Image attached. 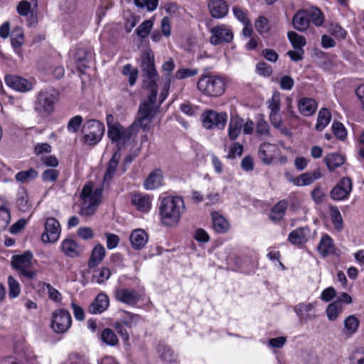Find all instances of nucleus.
I'll use <instances>...</instances> for the list:
<instances>
[{
	"label": "nucleus",
	"mask_w": 364,
	"mask_h": 364,
	"mask_svg": "<svg viewBox=\"0 0 364 364\" xmlns=\"http://www.w3.org/2000/svg\"><path fill=\"white\" fill-rule=\"evenodd\" d=\"M184 211L185 204L181 196H168L161 199L159 213L164 225L173 226L178 224Z\"/></svg>",
	"instance_id": "f257e3e1"
},
{
	"label": "nucleus",
	"mask_w": 364,
	"mask_h": 364,
	"mask_svg": "<svg viewBox=\"0 0 364 364\" xmlns=\"http://www.w3.org/2000/svg\"><path fill=\"white\" fill-rule=\"evenodd\" d=\"M156 95L155 90H153L152 93H150L148 96V99L140 104L137 117L131 124L132 130H136L138 133L139 129L144 131H148L151 129L156 114L154 105Z\"/></svg>",
	"instance_id": "f03ea898"
},
{
	"label": "nucleus",
	"mask_w": 364,
	"mask_h": 364,
	"mask_svg": "<svg viewBox=\"0 0 364 364\" xmlns=\"http://www.w3.org/2000/svg\"><path fill=\"white\" fill-rule=\"evenodd\" d=\"M102 188H93V185L90 183L85 185L80 194V209L79 214L84 218H88L94 215L102 201Z\"/></svg>",
	"instance_id": "7ed1b4c3"
},
{
	"label": "nucleus",
	"mask_w": 364,
	"mask_h": 364,
	"mask_svg": "<svg viewBox=\"0 0 364 364\" xmlns=\"http://www.w3.org/2000/svg\"><path fill=\"white\" fill-rule=\"evenodd\" d=\"M60 98L59 92L54 88L41 90L36 99L34 109L43 116L50 115Z\"/></svg>",
	"instance_id": "20e7f679"
},
{
	"label": "nucleus",
	"mask_w": 364,
	"mask_h": 364,
	"mask_svg": "<svg viewBox=\"0 0 364 364\" xmlns=\"http://www.w3.org/2000/svg\"><path fill=\"white\" fill-rule=\"evenodd\" d=\"M143 86L149 88L150 93L155 90L157 94L156 80L159 78L154 65V55L151 51H146L141 55V63Z\"/></svg>",
	"instance_id": "39448f33"
},
{
	"label": "nucleus",
	"mask_w": 364,
	"mask_h": 364,
	"mask_svg": "<svg viewBox=\"0 0 364 364\" xmlns=\"http://www.w3.org/2000/svg\"><path fill=\"white\" fill-rule=\"evenodd\" d=\"M197 87L204 95L217 97L220 96L225 92V83L223 77L215 75H203L198 81Z\"/></svg>",
	"instance_id": "423d86ee"
},
{
	"label": "nucleus",
	"mask_w": 364,
	"mask_h": 364,
	"mask_svg": "<svg viewBox=\"0 0 364 364\" xmlns=\"http://www.w3.org/2000/svg\"><path fill=\"white\" fill-rule=\"evenodd\" d=\"M32 259L33 255L30 252H26L22 255H14L11 260L12 267L18 272L20 276L28 279H32L37 274Z\"/></svg>",
	"instance_id": "0eeeda50"
},
{
	"label": "nucleus",
	"mask_w": 364,
	"mask_h": 364,
	"mask_svg": "<svg viewBox=\"0 0 364 364\" xmlns=\"http://www.w3.org/2000/svg\"><path fill=\"white\" fill-rule=\"evenodd\" d=\"M82 132L85 143L89 145H95L101 140L105 132V127L98 120L90 119L84 124Z\"/></svg>",
	"instance_id": "6e6552de"
},
{
	"label": "nucleus",
	"mask_w": 364,
	"mask_h": 364,
	"mask_svg": "<svg viewBox=\"0 0 364 364\" xmlns=\"http://www.w3.org/2000/svg\"><path fill=\"white\" fill-rule=\"evenodd\" d=\"M72 325L70 314L65 309H57L52 314L51 327L57 333H64Z\"/></svg>",
	"instance_id": "1a4fd4ad"
},
{
	"label": "nucleus",
	"mask_w": 364,
	"mask_h": 364,
	"mask_svg": "<svg viewBox=\"0 0 364 364\" xmlns=\"http://www.w3.org/2000/svg\"><path fill=\"white\" fill-rule=\"evenodd\" d=\"M203 127L207 129L217 127L223 129L228 120L226 112H217L213 110H206L201 116Z\"/></svg>",
	"instance_id": "9d476101"
},
{
	"label": "nucleus",
	"mask_w": 364,
	"mask_h": 364,
	"mask_svg": "<svg viewBox=\"0 0 364 364\" xmlns=\"http://www.w3.org/2000/svg\"><path fill=\"white\" fill-rule=\"evenodd\" d=\"M210 32L211 33L210 42L214 46L230 43L233 38L232 31L224 24L213 27Z\"/></svg>",
	"instance_id": "9b49d317"
},
{
	"label": "nucleus",
	"mask_w": 364,
	"mask_h": 364,
	"mask_svg": "<svg viewBox=\"0 0 364 364\" xmlns=\"http://www.w3.org/2000/svg\"><path fill=\"white\" fill-rule=\"evenodd\" d=\"M61 232L60 225L54 218H48L45 222V231L41 239L45 243L55 242L60 237Z\"/></svg>",
	"instance_id": "f8f14e48"
},
{
	"label": "nucleus",
	"mask_w": 364,
	"mask_h": 364,
	"mask_svg": "<svg viewBox=\"0 0 364 364\" xmlns=\"http://www.w3.org/2000/svg\"><path fill=\"white\" fill-rule=\"evenodd\" d=\"M108 136L112 141L117 143L118 149L117 151H119L122 146L126 144L132 136L137 134L136 130H132L131 126L129 129H124L122 125L116 129H113L108 132Z\"/></svg>",
	"instance_id": "ddd939ff"
},
{
	"label": "nucleus",
	"mask_w": 364,
	"mask_h": 364,
	"mask_svg": "<svg viewBox=\"0 0 364 364\" xmlns=\"http://www.w3.org/2000/svg\"><path fill=\"white\" fill-rule=\"evenodd\" d=\"M315 232L311 231L308 226L298 228L291 231L288 235L289 242L296 246H300L314 237Z\"/></svg>",
	"instance_id": "4468645a"
},
{
	"label": "nucleus",
	"mask_w": 364,
	"mask_h": 364,
	"mask_svg": "<svg viewBox=\"0 0 364 364\" xmlns=\"http://www.w3.org/2000/svg\"><path fill=\"white\" fill-rule=\"evenodd\" d=\"M352 191V181L350 178L345 177L339 181L332 189L331 196L334 200L346 199Z\"/></svg>",
	"instance_id": "2eb2a0df"
},
{
	"label": "nucleus",
	"mask_w": 364,
	"mask_h": 364,
	"mask_svg": "<svg viewBox=\"0 0 364 364\" xmlns=\"http://www.w3.org/2000/svg\"><path fill=\"white\" fill-rule=\"evenodd\" d=\"M321 173L319 170L313 172H306L296 177H293L290 174L286 173L287 180L296 186H309L317 179L321 178Z\"/></svg>",
	"instance_id": "dca6fc26"
},
{
	"label": "nucleus",
	"mask_w": 364,
	"mask_h": 364,
	"mask_svg": "<svg viewBox=\"0 0 364 364\" xmlns=\"http://www.w3.org/2000/svg\"><path fill=\"white\" fill-rule=\"evenodd\" d=\"M5 82L9 87L21 92L30 91L33 88L31 81L17 75H6Z\"/></svg>",
	"instance_id": "f3484780"
},
{
	"label": "nucleus",
	"mask_w": 364,
	"mask_h": 364,
	"mask_svg": "<svg viewBox=\"0 0 364 364\" xmlns=\"http://www.w3.org/2000/svg\"><path fill=\"white\" fill-rule=\"evenodd\" d=\"M315 305L316 302L299 303L294 307V310L301 321L312 320L316 317L314 314Z\"/></svg>",
	"instance_id": "a211bd4d"
},
{
	"label": "nucleus",
	"mask_w": 364,
	"mask_h": 364,
	"mask_svg": "<svg viewBox=\"0 0 364 364\" xmlns=\"http://www.w3.org/2000/svg\"><path fill=\"white\" fill-rule=\"evenodd\" d=\"M115 297L118 301L129 305H134L140 299V295L136 290L126 288L117 289Z\"/></svg>",
	"instance_id": "6ab92c4d"
},
{
	"label": "nucleus",
	"mask_w": 364,
	"mask_h": 364,
	"mask_svg": "<svg viewBox=\"0 0 364 364\" xmlns=\"http://www.w3.org/2000/svg\"><path fill=\"white\" fill-rule=\"evenodd\" d=\"M60 249L64 255L72 258L80 256L83 252V247L71 238L64 239L61 242Z\"/></svg>",
	"instance_id": "aec40b11"
},
{
	"label": "nucleus",
	"mask_w": 364,
	"mask_h": 364,
	"mask_svg": "<svg viewBox=\"0 0 364 364\" xmlns=\"http://www.w3.org/2000/svg\"><path fill=\"white\" fill-rule=\"evenodd\" d=\"M292 23L296 30L300 32L306 31L310 26V18L307 9L297 11L294 15Z\"/></svg>",
	"instance_id": "412c9836"
},
{
	"label": "nucleus",
	"mask_w": 364,
	"mask_h": 364,
	"mask_svg": "<svg viewBox=\"0 0 364 364\" xmlns=\"http://www.w3.org/2000/svg\"><path fill=\"white\" fill-rule=\"evenodd\" d=\"M318 251L323 257H327L331 255H338V250L336 248L333 240L328 235H324L318 245Z\"/></svg>",
	"instance_id": "4be33fe9"
},
{
	"label": "nucleus",
	"mask_w": 364,
	"mask_h": 364,
	"mask_svg": "<svg viewBox=\"0 0 364 364\" xmlns=\"http://www.w3.org/2000/svg\"><path fill=\"white\" fill-rule=\"evenodd\" d=\"M244 125V119L237 114H232L228 125V137L233 141L238 138Z\"/></svg>",
	"instance_id": "5701e85b"
},
{
	"label": "nucleus",
	"mask_w": 364,
	"mask_h": 364,
	"mask_svg": "<svg viewBox=\"0 0 364 364\" xmlns=\"http://www.w3.org/2000/svg\"><path fill=\"white\" fill-rule=\"evenodd\" d=\"M208 6L211 16L215 18H223L228 12V6L224 0H210Z\"/></svg>",
	"instance_id": "b1692460"
},
{
	"label": "nucleus",
	"mask_w": 364,
	"mask_h": 364,
	"mask_svg": "<svg viewBox=\"0 0 364 364\" xmlns=\"http://www.w3.org/2000/svg\"><path fill=\"white\" fill-rule=\"evenodd\" d=\"M109 298L105 294H100L89 306V312L98 314L104 312L109 306Z\"/></svg>",
	"instance_id": "393cba45"
},
{
	"label": "nucleus",
	"mask_w": 364,
	"mask_h": 364,
	"mask_svg": "<svg viewBox=\"0 0 364 364\" xmlns=\"http://www.w3.org/2000/svg\"><path fill=\"white\" fill-rule=\"evenodd\" d=\"M121 159V153L119 151H116L114 154L112 155V157L109 160L107 164V168L106 170V172L103 177V183L104 184H109L111 181L112 180L117 168L118 166L119 162Z\"/></svg>",
	"instance_id": "a878e982"
},
{
	"label": "nucleus",
	"mask_w": 364,
	"mask_h": 364,
	"mask_svg": "<svg viewBox=\"0 0 364 364\" xmlns=\"http://www.w3.org/2000/svg\"><path fill=\"white\" fill-rule=\"evenodd\" d=\"M164 176L160 169L153 171L144 180V187L146 190H155L163 183Z\"/></svg>",
	"instance_id": "bb28decb"
},
{
	"label": "nucleus",
	"mask_w": 364,
	"mask_h": 364,
	"mask_svg": "<svg viewBox=\"0 0 364 364\" xmlns=\"http://www.w3.org/2000/svg\"><path fill=\"white\" fill-rule=\"evenodd\" d=\"M277 151L278 149L274 144L264 143L259 146V156L263 163L269 164L272 162Z\"/></svg>",
	"instance_id": "cd10ccee"
},
{
	"label": "nucleus",
	"mask_w": 364,
	"mask_h": 364,
	"mask_svg": "<svg viewBox=\"0 0 364 364\" xmlns=\"http://www.w3.org/2000/svg\"><path fill=\"white\" fill-rule=\"evenodd\" d=\"M129 240L133 248L141 250L148 241V235L142 229H136L131 233Z\"/></svg>",
	"instance_id": "c85d7f7f"
},
{
	"label": "nucleus",
	"mask_w": 364,
	"mask_h": 364,
	"mask_svg": "<svg viewBox=\"0 0 364 364\" xmlns=\"http://www.w3.org/2000/svg\"><path fill=\"white\" fill-rule=\"evenodd\" d=\"M317 107V102L312 98L303 97L298 102L299 110L304 116L309 117L313 115L315 113Z\"/></svg>",
	"instance_id": "c756f323"
},
{
	"label": "nucleus",
	"mask_w": 364,
	"mask_h": 364,
	"mask_svg": "<svg viewBox=\"0 0 364 364\" xmlns=\"http://www.w3.org/2000/svg\"><path fill=\"white\" fill-rule=\"evenodd\" d=\"M151 200L152 198L148 195L136 193L132 196V202L139 210L146 213L151 209Z\"/></svg>",
	"instance_id": "7c9ffc66"
},
{
	"label": "nucleus",
	"mask_w": 364,
	"mask_h": 364,
	"mask_svg": "<svg viewBox=\"0 0 364 364\" xmlns=\"http://www.w3.org/2000/svg\"><path fill=\"white\" fill-rule=\"evenodd\" d=\"M343 325V333L347 337H350L357 332L360 326V321L354 315H350L345 318Z\"/></svg>",
	"instance_id": "2f4dec72"
},
{
	"label": "nucleus",
	"mask_w": 364,
	"mask_h": 364,
	"mask_svg": "<svg viewBox=\"0 0 364 364\" xmlns=\"http://www.w3.org/2000/svg\"><path fill=\"white\" fill-rule=\"evenodd\" d=\"M287 206V202L284 200L279 201L274 207H272L269 213L270 220L274 222L282 220L285 215Z\"/></svg>",
	"instance_id": "473e14b6"
},
{
	"label": "nucleus",
	"mask_w": 364,
	"mask_h": 364,
	"mask_svg": "<svg viewBox=\"0 0 364 364\" xmlns=\"http://www.w3.org/2000/svg\"><path fill=\"white\" fill-rule=\"evenodd\" d=\"M105 256V249L102 245H96L92 252L91 257L88 262L90 268L97 267L104 259Z\"/></svg>",
	"instance_id": "72a5a7b5"
},
{
	"label": "nucleus",
	"mask_w": 364,
	"mask_h": 364,
	"mask_svg": "<svg viewBox=\"0 0 364 364\" xmlns=\"http://www.w3.org/2000/svg\"><path fill=\"white\" fill-rule=\"evenodd\" d=\"M213 229L220 233H224L229 229V223L227 220L218 213L212 214Z\"/></svg>",
	"instance_id": "f704fd0d"
},
{
	"label": "nucleus",
	"mask_w": 364,
	"mask_h": 364,
	"mask_svg": "<svg viewBox=\"0 0 364 364\" xmlns=\"http://www.w3.org/2000/svg\"><path fill=\"white\" fill-rule=\"evenodd\" d=\"M331 119V114L326 108L319 110L316 124V129L318 132L323 130L329 124Z\"/></svg>",
	"instance_id": "c9c22d12"
},
{
	"label": "nucleus",
	"mask_w": 364,
	"mask_h": 364,
	"mask_svg": "<svg viewBox=\"0 0 364 364\" xmlns=\"http://www.w3.org/2000/svg\"><path fill=\"white\" fill-rule=\"evenodd\" d=\"M344 157L337 153L328 154L325 157V163L331 171L341 166L344 163Z\"/></svg>",
	"instance_id": "e433bc0d"
},
{
	"label": "nucleus",
	"mask_w": 364,
	"mask_h": 364,
	"mask_svg": "<svg viewBox=\"0 0 364 364\" xmlns=\"http://www.w3.org/2000/svg\"><path fill=\"white\" fill-rule=\"evenodd\" d=\"M11 220L9 208L2 198H0V232L8 227Z\"/></svg>",
	"instance_id": "4c0bfd02"
},
{
	"label": "nucleus",
	"mask_w": 364,
	"mask_h": 364,
	"mask_svg": "<svg viewBox=\"0 0 364 364\" xmlns=\"http://www.w3.org/2000/svg\"><path fill=\"white\" fill-rule=\"evenodd\" d=\"M343 305L339 302H332L326 308V316L330 321H335L343 311Z\"/></svg>",
	"instance_id": "58836bf2"
},
{
	"label": "nucleus",
	"mask_w": 364,
	"mask_h": 364,
	"mask_svg": "<svg viewBox=\"0 0 364 364\" xmlns=\"http://www.w3.org/2000/svg\"><path fill=\"white\" fill-rule=\"evenodd\" d=\"M38 176V172L34 168H29L17 173L15 179L21 183H25L36 178Z\"/></svg>",
	"instance_id": "ea45409f"
},
{
	"label": "nucleus",
	"mask_w": 364,
	"mask_h": 364,
	"mask_svg": "<svg viewBox=\"0 0 364 364\" xmlns=\"http://www.w3.org/2000/svg\"><path fill=\"white\" fill-rule=\"evenodd\" d=\"M134 4L140 9H145L148 12H153L158 8L159 0H134Z\"/></svg>",
	"instance_id": "a19ab883"
},
{
	"label": "nucleus",
	"mask_w": 364,
	"mask_h": 364,
	"mask_svg": "<svg viewBox=\"0 0 364 364\" xmlns=\"http://www.w3.org/2000/svg\"><path fill=\"white\" fill-rule=\"evenodd\" d=\"M288 38L294 49H303L306 46V38L294 31L288 32Z\"/></svg>",
	"instance_id": "79ce46f5"
},
{
	"label": "nucleus",
	"mask_w": 364,
	"mask_h": 364,
	"mask_svg": "<svg viewBox=\"0 0 364 364\" xmlns=\"http://www.w3.org/2000/svg\"><path fill=\"white\" fill-rule=\"evenodd\" d=\"M154 26L153 18L148 19L141 23L136 29V35L142 38L149 36Z\"/></svg>",
	"instance_id": "37998d69"
},
{
	"label": "nucleus",
	"mask_w": 364,
	"mask_h": 364,
	"mask_svg": "<svg viewBox=\"0 0 364 364\" xmlns=\"http://www.w3.org/2000/svg\"><path fill=\"white\" fill-rule=\"evenodd\" d=\"M101 339L107 345L114 346L118 343V338L110 328H105L101 333Z\"/></svg>",
	"instance_id": "c03bdc74"
},
{
	"label": "nucleus",
	"mask_w": 364,
	"mask_h": 364,
	"mask_svg": "<svg viewBox=\"0 0 364 364\" xmlns=\"http://www.w3.org/2000/svg\"><path fill=\"white\" fill-rule=\"evenodd\" d=\"M310 22L311 21L315 26H320L323 23L324 17L321 11L317 8H311L307 9Z\"/></svg>",
	"instance_id": "a18cd8bd"
},
{
	"label": "nucleus",
	"mask_w": 364,
	"mask_h": 364,
	"mask_svg": "<svg viewBox=\"0 0 364 364\" xmlns=\"http://www.w3.org/2000/svg\"><path fill=\"white\" fill-rule=\"evenodd\" d=\"M110 276V270L107 267H102L95 271L92 275V281L98 284H102L107 280Z\"/></svg>",
	"instance_id": "49530a36"
},
{
	"label": "nucleus",
	"mask_w": 364,
	"mask_h": 364,
	"mask_svg": "<svg viewBox=\"0 0 364 364\" xmlns=\"http://www.w3.org/2000/svg\"><path fill=\"white\" fill-rule=\"evenodd\" d=\"M158 353L160 358L166 362H171L176 359L174 352L167 346L160 345L158 348Z\"/></svg>",
	"instance_id": "de8ad7c7"
},
{
	"label": "nucleus",
	"mask_w": 364,
	"mask_h": 364,
	"mask_svg": "<svg viewBox=\"0 0 364 364\" xmlns=\"http://www.w3.org/2000/svg\"><path fill=\"white\" fill-rule=\"evenodd\" d=\"M138 73L137 69L133 68L131 64L125 65L122 70V74L128 76L129 83L131 86H133L135 84L138 77Z\"/></svg>",
	"instance_id": "09e8293b"
},
{
	"label": "nucleus",
	"mask_w": 364,
	"mask_h": 364,
	"mask_svg": "<svg viewBox=\"0 0 364 364\" xmlns=\"http://www.w3.org/2000/svg\"><path fill=\"white\" fill-rule=\"evenodd\" d=\"M11 44L15 48H19L23 43V31L22 28L16 27L11 32Z\"/></svg>",
	"instance_id": "8fccbe9b"
},
{
	"label": "nucleus",
	"mask_w": 364,
	"mask_h": 364,
	"mask_svg": "<svg viewBox=\"0 0 364 364\" xmlns=\"http://www.w3.org/2000/svg\"><path fill=\"white\" fill-rule=\"evenodd\" d=\"M256 133L260 136H269V125L263 118L259 119L256 124Z\"/></svg>",
	"instance_id": "3c124183"
},
{
	"label": "nucleus",
	"mask_w": 364,
	"mask_h": 364,
	"mask_svg": "<svg viewBox=\"0 0 364 364\" xmlns=\"http://www.w3.org/2000/svg\"><path fill=\"white\" fill-rule=\"evenodd\" d=\"M8 284H9V295L11 298H16L17 297L20 292V285L18 282L12 276H9L8 277Z\"/></svg>",
	"instance_id": "603ef678"
},
{
	"label": "nucleus",
	"mask_w": 364,
	"mask_h": 364,
	"mask_svg": "<svg viewBox=\"0 0 364 364\" xmlns=\"http://www.w3.org/2000/svg\"><path fill=\"white\" fill-rule=\"evenodd\" d=\"M333 134L340 140H344L347 136V131L343 124L338 122H334L331 127Z\"/></svg>",
	"instance_id": "864d4df0"
},
{
	"label": "nucleus",
	"mask_w": 364,
	"mask_h": 364,
	"mask_svg": "<svg viewBox=\"0 0 364 364\" xmlns=\"http://www.w3.org/2000/svg\"><path fill=\"white\" fill-rule=\"evenodd\" d=\"M330 215L333 223L336 228L340 229L342 228L343 219L340 213V211L336 206H331L330 208Z\"/></svg>",
	"instance_id": "5fc2aeb1"
},
{
	"label": "nucleus",
	"mask_w": 364,
	"mask_h": 364,
	"mask_svg": "<svg viewBox=\"0 0 364 364\" xmlns=\"http://www.w3.org/2000/svg\"><path fill=\"white\" fill-rule=\"evenodd\" d=\"M328 32L338 39H344L347 35L346 30L336 23H331L329 26Z\"/></svg>",
	"instance_id": "6e6d98bb"
},
{
	"label": "nucleus",
	"mask_w": 364,
	"mask_h": 364,
	"mask_svg": "<svg viewBox=\"0 0 364 364\" xmlns=\"http://www.w3.org/2000/svg\"><path fill=\"white\" fill-rule=\"evenodd\" d=\"M82 123V117L80 115H76L72 117L68 124L67 129L69 132L76 133Z\"/></svg>",
	"instance_id": "4d7b16f0"
},
{
	"label": "nucleus",
	"mask_w": 364,
	"mask_h": 364,
	"mask_svg": "<svg viewBox=\"0 0 364 364\" xmlns=\"http://www.w3.org/2000/svg\"><path fill=\"white\" fill-rule=\"evenodd\" d=\"M268 108L270 112H279L280 111V95L279 92H275L271 100L269 101Z\"/></svg>",
	"instance_id": "13d9d810"
},
{
	"label": "nucleus",
	"mask_w": 364,
	"mask_h": 364,
	"mask_svg": "<svg viewBox=\"0 0 364 364\" xmlns=\"http://www.w3.org/2000/svg\"><path fill=\"white\" fill-rule=\"evenodd\" d=\"M350 364H364V350L356 349L350 355Z\"/></svg>",
	"instance_id": "bf43d9fd"
},
{
	"label": "nucleus",
	"mask_w": 364,
	"mask_h": 364,
	"mask_svg": "<svg viewBox=\"0 0 364 364\" xmlns=\"http://www.w3.org/2000/svg\"><path fill=\"white\" fill-rule=\"evenodd\" d=\"M255 26L259 33H267L269 30L268 20L264 16H259L255 21Z\"/></svg>",
	"instance_id": "052dcab7"
},
{
	"label": "nucleus",
	"mask_w": 364,
	"mask_h": 364,
	"mask_svg": "<svg viewBox=\"0 0 364 364\" xmlns=\"http://www.w3.org/2000/svg\"><path fill=\"white\" fill-rule=\"evenodd\" d=\"M243 152V146L239 142H235L230 147L228 158L235 159L236 156H240Z\"/></svg>",
	"instance_id": "680f3d73"
},
{
	"label": "nucleus",
	"mask_w": 364,
	"mask_h": 364,
	"mask_svg": "<svg viewBox=\"0 0 364 364\" xmlns=\"http://www.w3.org/2000/svg\"><path fill=\"white\" fill-rule=\"evenodd\" d=\"M59 176V171L56 169L50 168L43 171L42 178L45 181L54 182Z\"/></svg>",
	"instance_id": "e2e57ef3"
},
{
	"label": "nucleus",
	"mask_w": 364,
	"mask_h": 364,
	"mask_svg": "<svg viewBox=\"0 0 364 364\" xmlns=\"http://www.w3.org/2000/svg\"><path fill=\"white\" fill-rule=\"evenodd\" d=\"M90 55L91 53L87 52L83 48H77L73 54L75 60L78 63H82L85 61L88 56Z\"/></svg>",
	"instance_id": "0e129e2a"
},
{
	"label": "nucleus",
	"mask_w": 364,
	"mask_h": 364,
	"mask_svg": "<svg viewBox=\"0 0 364 364\" xmlns=\"http://www.w3.org/2000/svg\"><path fill=\"white\" fill-rule=\"evenodd\" d=\"M280 87L284 90H290L294 85V79L289 75H284L280 79Z\"/></svg>",
	"instance_id": "69168bd1"
},
{
	"label": "nucleus",
	"mask_w": 364,
	"mask_h": 364,
	"mask_svg": "<svg viewBox=\"0 0 364 364\" xmlns=\"http://www.w3.org/2000/svg\"><path fill=\"white\" fill-rule=\"evenodd\" d=\"M105 236L107 238V247L109 250L116 248L119 242V237L112 233H106Z\"/></svg>",
	"instance_id": "338daca9"
},
{
	"label": "nucleus",
	"mask_w": 364,
	"mask_h": 364,
	"mask_svg": "<svg viewBox=\"0 0 364 364\" xmlns=\"http://www.w3.org/2000/svg\"><path fill=\"white\" fill-rule=\"evenodd\" d=\"M232 11L235 16L241 22L245 24L249 23V20L247 17V12L238 6H234Z\"/></svg>",
	"instance_id": "774afa93"
}]
</instances>
